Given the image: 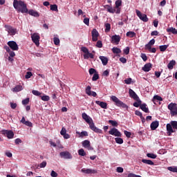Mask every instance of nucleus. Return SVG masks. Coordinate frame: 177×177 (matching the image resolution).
Wrapping results in <instances>:
<instances>
[{"label":"nucleus","instance_id":"17","mask_svg":"<svg viewBox=\"0 0 177 177\" xmlns=\"http://www.w3.org/2000/svg\"><path fill=\"white\" fill-rule=\"evenodd\" d=\"M121 37L119 35H113L111 37V42L115 43L116 45L119 44V42L120 41Z\"/></svg>","mask_w":177,"mask_h":177},{"label":"nucleus","instance_id":"11","mask_svg":"<svg viewBox=\"0 0 177 177\" xmlns=\"http://www.w3.org/2000/svg\"><path fill=\"white\" fill-rule=\"evenodd\" d=\"M109 133L110 135L114 136L115 137H121L122 134L116 128H112L109 131Z\"/></svg>","mask_w":177,"mask_h":177},{"label":"nucleus","instance_id":"18","mask_svg":"<svg viewBox=\"0 0 177 177\" xmlns=\"http://www.w3.org/2000/svg\"><path fill=\"white\" fill-rule=\"evenodd\" d=\"M158 126H159L158 121L152 122L150 124L151 130L156 131V129L158 127Z\"/></svg>","mask_w":177,"mask_h":177},{"label":"nucleus","instance_id":"21","mask_svg":"<svg viewBox=\"0 0 177 177\" xmlns=\"http://www.w3.org/2000/svg\"><path fill=\"white\" fill-rule=\"evenodd\" d=\"M95 104L99 105L102 109H107V103L100 101H95Z\"/></svg>","mask_w":177,"mask_h":177},{"label":"nucleus","instance_id":"35","mask_svg":"<svg viewBox=\"0 0 177 177\" xmlns=\"http://www.w3.org/2000/svg\"><path fill=\"white\" fill-rule=\"evenodd\" d=\"M112 52L113 53L119 54V53H122V50H120V48H119L118 47H113V48H112Z\"/></svg>","mask_w":177,"mask_h":177},{"label":"nucleus","instance_id":"27","mask_svg":"<svg viewBox=\"0 0 177 177\" xmlns=\"http://www.w3.org/2000/svg\"><path fill=\"white\" fill-rule=\"evenodd\" d=\"M137 102L133 103V106L136 108H139L142 105V101L140 98L135 100Z\"/></svg>","mask_w":177,"mask_h":177},{"label":"nucleus","instance_id":"29","mask_svg":"<svg viewBox=\"0 0 177 177\" xmlns=\"http://www.w3.org/2000/svg\"><path fill=\"white\" fill-rule=\"evenodd\" d=\"M176 65V61L171 60L170 62L168 64L167 67L169 70H172Z\"/></svg>","mask_w":177,"mask_h":177},{"label":"nucleus","instance_id":"10","mask_svg":"<svg viewBox=\"0 0 177 177\" xmlns=\"http://www.w3.org/2000/svg\"><path fill=\"white\" fill-rule=\"evenodd\" d=\"M59 156H61V158L66 159V160H71L73 158V156L69 151H62L59 153Z\"/></svg>","mask_w":177,"mask_h":177},{"label":"nucleus","instance_id":"20","mask_svg":"<svg viewBox=\"0 0 177 177\" xmlns=\"http://www.w3.org/2000/svg\"><path fill=\"white\" fill-rule=\"evenodd\" d=\"M166 130L169 133V136H170L171 133L176 132V131L174 130L172 125L170 124H166Z\"/></svg>","mask_w":177,"mask_h":177},{"label":"nucleus","instance_id":"33","mask_svg":"<svg viewBox=\"0 0 177 177\" xmlns=\"http://www.w3.org/2000/svg\"><path fill=\"white\" fill-rule=\"evenodd\" d=\"M158 100V101H162L163 99L161 96H159L158 95H155L153 97V102L155 103V102Z\"/></svg>","mask_w":177,"mask_h":177},{"label":"nucleus","instance_id":"51","mask_svg":"<svg viewBox=\"0 0 177 177\" xmlns=\"http://www.w3.org/2000/svg\"><path fill=\"white\" fill-rule=\"evenodd\" d=\"M91 86H88L86 87V93L88 95V96H91V93H92V91H91Z\"/></svg>","mask_w":177,"mask_h":177},{"label":"nucleus","instance_id":"63","mask_svg":"<svg viewBox=\"0 0 177 177\" xmlns=\"http://www.w3.org/2000/svg\"><path fill=\"white\" fill-rule=\"evenodd\" d=\"M83 23H84L86 26L89 25V18L86 17L83 19Z\"/></svg>","mask_w":177,"mask_h":177},{"label":"nucleus","instance_id":"34","mask_svg":"<svg viewBox=\"0 0 177 177\" xmlns=\"http://www.w3.org/2000/svg\"><path fill=\"white\" fill-rule=\"evenodd\" d=\"M105 7H108V8H106V10L110 12V13H114L115 12V9L113 8L111 6H110L109 5H106Z\"/></svg>","mask_w":177,"mask_h":177},{"label":"nucleus","instance_id":"58","mask_svg":"<svg viewBox=\"0 0 177 177\" xmlns=\"http://www.w3.org/2000/svg\"><path fill=\"white\" fill-rule=\"evenodd\" d=\"M124 135L126 136V137H127V138H130L131 136V133L129 132V131H124Z\"/></svg>","mask_w":177,"mask_h":177},{"label":"nucleus","instance_id":"12","mask_svg":"<svg viewBox=\"0 0 177 177\" xmlns=\"http://www.w3.org/2000/svg\"><path fill=\"white\" fill-rule=\"evenodd\" d=\"M88 125H89L91 130L93 131L95 133H102V130L98 129L97 127H95V125L93 122V120H91V123H90Z\"/></svg>","mask_w":177,"mask_h":177},{"label":"nucleus","instance_id":"28","mask_svg":"<svg viewBox=\"0 0 177 177\" xmlns=\"http://www.w3.org/2000/svg\"><path fill=\"white\" fill-rule=\"evenodd\" d=\"M168 32H171L172 34L177 35V29L174 27L169 28L166 29Z\"/></svg>","mask_w":177,"mask_h":177},{"label":"nucleus","instance_id":"48","mask_svg":"<svg viewBox=\"0 0 177 177\" xmlns=\"http://www.w3.org/2000/svg\"><path fill=\"white\" fill-rule=\"evenodd\" d=\"M53 41H54V44H55L56 46L59 45V44H60V40H59V39L58 37H56L53 38Z\"/></svg>","mask_w":177,"mask_h":177},{"label":"nucleus","instance_id":"19","mask_svg":"<svg viewBox=\"0 0 177 177\" xmlns=\"http://www.w3.org/2000/svg\"><path fill=\"white\" fill-rule=\"evenodd\" d=\"M152 68V64L151 63L146 64L144 67H142V71L145 72H149Z\"/></svg>","mask_w":177,"mask_h":177},{"label":"nucleus","instance_id":"64","mask_svg":"<svg viewBox=\"0 0 177 177\" xmlns=\"http://www.w3.org/2000/svg\"><path fill=\"white\" fill-rule=\"evenodd\" d=\"M127 177H142V176H139V175H136V174H133V173H129V174H128V176Z\"/></svg>","mask_w":177,"mask_h":177},{"label":"nucleus","instance_id":"60","mask_svg":"<svg viewBox=\"0 0 177 177\" xmlns=\"http://www.w3.org/2000/svg\"><path fill=\"white\" fill-rule=\"evenodd\" d=\"M32 76V73L30 71L27 72L26 75H25V78L29 79L30 77Z\"/></svg>","mask_w":177,"mask_h":177},{"label":"nucleus","instance_id":"57","mask_svg":"<svg viewBox=\"0 0 177 177\" xmlns=\"http://www.w3.org/2000/svg\"><path fill=\"white\" fill-rule=\"evenodd\" d=\"M123 53L126 55H129L130 53V48L129 47H126L124 50H123Z\"/></svg>","mask_w":177,"mask_h":177},{"label":"nucleus","instance_id":"25","mask_svg":"<svg viewBox=\"0 0 177 177\" xmlns=\"http://www.w3.org/2000/svg\"><path fill=\"white\" fill-rule=\"evenodd\" d=\"M28 13H29L30 15H31L34 17H39V14L34 10H30Z\"/></svg>","mask_w":177,"mask_h":177},{"label":"nucleus","instance_id":"16","mask_svg":"<svg viewBox=\"0 0 177 177\" xmlns=\"http://www.w3.org/2000/svg\"><path fill=\"white\" fill-rule=\"evenodd\" d=\"M82 118L83 120H85L88 124L92 123L93 119L91 118V117H89L86 113H82Z\"/></svg>","mask_w":177,"mask_h":177},{"label":"nucleus","instance_id":"52","mask_svg":"<svg viewBox=\"0 0 177 177\" xmlns=\"http://www.w3.org/2000/svg\"><path fill=\"white\" fill-rule=\"evenodd\" d=\"M77 134H80V137L88 136V133L86 131H82L81 133L77 132Z\"/></svg>","mask_w":177,"mask_h":177},{"label":"nucleus","instance_id":"37","mask_svg":"<svg viewBox=\"0 0 177 177\" xmlns=\"http://www.w3.org/2000/svg\"><path fill=\"white\" fill-rule=\"evenodd\" d=\"M122 0H116L115 3V8H118L122 6Z\"/></svg>","mask_w":177,"mask_h":177},{"label":"nucleus","instance_id":"31","mask_svg":"<svg viewBox=\"0 0 177 177\" xmlns=\"http://www.w3.org/2000/svg\"><path fill=\"white\" fill-rule=\"evenodd\" d=\"M141 161L144 164H147L149 165H154V162L151 160L142 159Z\"/></svg>","mask_w":177,"mask_h":177},{"label":"nucleus","instance_id":"44","mask_svg":"<svg viewBox=\"0 0 177 177\" xmlns=\"http://www.w3.org/2000/svg\"><path fill=\"white\" fill-rule=\"evenodd\" d=\"M145 50H148L150 53H156V48L155 47H150V48H145Z\"/></svg>","mask_w":177,"mask_h":177},{"label":"nucleus","instance_id":"47","mask_svg":"<svg viewBox=\"0 0 177 177\" xmlns=\"http://www.w3.org/2000/svg\"><path fill=\"white\" fill-rule=\"evenodd\" d=\"M173 129L175 130H177V122L176 121H171L170 124Z\"/></svg>","mask_w":177,"mask_h":177},{"label":"nucleus","instance_id":"1","mask_svg":"<svg viewBox=\"0 0 177 177\" xmlns=\"http://www.w3.org/2000/svg\"><path fill=\"white\" fill-rule=\"evenodd\" d=\"M13 8L14 9H16L18 12L21 13H28V10L27 8V4L24 3L23 1H17L14 0L13 1Z\"/></svg>","mask_w":177,"mask_h":177},{"label":"nucleus","instance_id":"15","mask_svg":"<svg viewBox=\"0 0 177 177\" xmlns=\"http://www.w3.org/2000/svg\"><path fill=\"white\" fill-rule=\"evenodd\" d=\"M129 97L133 98L134 100H138L140 99L139 96L138 95V94H136L135 93V91H133L131 88L129 89Z\"/></svg>","mask_w":177,"mask_h":177},{"label":"nucleus","instance_id":"61","mask_svg":"<svg viewBox=\"0 0 177 177\" xmlns=\"http://www.w3.org/2000/svg\"><path fill=\"white\" fill-rule=\"evenodd\" d=\"M135 114H136L137 116H139L140 119H142V118H143L142 113L140 111H136L135 112Z\"/></svg>","mask_w":177,"mask_h":177},{"label":"nucleus","instance_id":"59","mask_svg":"<svg viewBox=\"0 0 177 177\" xmlns=\"http://www.w3.org/2000/svg\"><path fill=\"white\" fill-rule=\"evenodd\" d=\"M24 125L28 127H33V124L32 123H31L29 121H26L24 123Z\"/></svg>","mask_w":177,"mask_h":177},{"label":"nucleus","instance_id":"30","mask_svg":"<svg viewBox=\"0 0 177 177\" xmlns=\"http://www.w3.org/2000/svg\"><path fill=\"white\" fill-rule=\"evenodd\" d=\"M82 147L85 148L91 147V142H89L88 140H86L82 142Z\"/></svg>","mask_w":177,"mask_h":177},{"label":"nucleus","instance_id":"36","mask_svg":"<svg viewBox=\"0 0 177 177\" xmlns=\"http://www.w3.org/2000/svg\"><path fill=\"white\" fill-rule=\"evenodd\" d=\"M167 169L172 173L177 174V167H169Z\"/></svg>","mask_w":177,"mask_h":177},{"label":"nucleus","instance_id":"32","mask_svg":"<svg viewBox=\"0 0 177 177\" xmlns=\"http://www.w3.org/2000/svg\"><path fill=\"white\" fill-rule=\"evenodd\" d=\"M126 36L129 38H133L136 36V34L133 31H129L127 32Z\"/></svg>","mask_w":177,"mask_h":177},{"label":"nucleus","instance_id":"4","mask_svg":"<svg viewBox=\"0 0 177 177\" xmlns=\"http://www.w3.org/2000/svg\"><path fill=\"white\" fill-rule=\"evenodd\" d=\"M168 109L170 110V114L171 117L177 115V104L176 103H170L168 105Z\"/></svg>","mask_w":177,"mask_h":177},{"label":"nucleus","instance_id":"56","mask_svg":"<svg viewBox=\"0 0 177 177\" xmlns=\"http://www.w3.org/2000/svg\"><path fill=\"white\" fill-rule=\"evenodd\" d=\"M88 72H89L90 75L97 73V71L94 68H90Z\"/></svg>","mask_w":177,"mask_h":177},{"label":"nucleus","instance_id":"42","mask_svg":"<svg viewBox=\"0 0 177 177\" xmlns=\"http://www.w3.org/2000/svg\"><path fill=\"white\" fill-rule=\"evenodd\" d=\"M115 141L116 143L119 145H122L123 143V139L122 138H115Z\"/></svg>","mask_w":177,"mask_h":177},{"label":"nucleus","instance_id":"43","mask_svg":"<svg viewBox=\"0 0 177 177\" xmlns=\"http://www.w3.org/2000/svg\"><path fill=\"white\" fill-rule=\"evenodd\" d=\"M32 93L35 95V96H37V97H41V93L38 91H35L33 90L32 91Z\"/></svg>","mask_w":177,"mask_h":177},{"label":"nucleus","instance_id":"38","mask_svg":"<svg viewBox=\"0 0 177 177\" xmlns=\"http://www.w3.org/2000/svg\"><path fill=\"white\" fill-rule=\"evenodd\" d=\"M104 26H105V30H104L105 32H109L111 30L110 24L106 23V24H104Z\"/></svg>","mask_w":177,"mask_h":177},{"label":"nucleus","instance_id":"45","mask_svg":"<svg viewBox=\"0 0 177 177\" xmlns=\"http://www.w3.org/2000/svg\"><path fill=\"white\" fill-rule=\"evenodd\" d=\"M40 97L44 102H47L50 100V97L48 95H43V96H40Z\"/></svg>","mask_w":177,"mask_h":177},{"label":"nucleus","instance_id":"24","mask_svg":"<svg viewBox=\"0 0 177 177\" xmlns=\"http://www.w3.org/2000/svg\"><path fill=\"white\" fill-rule=\"evenodd\" d=\"M23 90V86L21 85H17L12 88V91L14 93L19 92Z\"/></svg>","mask_w":177,"mask_h":177},{"label":"nucleus","instance_id":"49","mask_svg":"<svg viewBox=\"0 0 177 177\" xmlns=\"http://www.w3.org/2000/svg\"><path fill=\"white\" fill-rule=\"evenodd\" d=\"M147 156L149 158H151V159H156L157 158V156L156 154H153V153H147Z\"/></svg>","mask_w":177,"mask_h":177},{"label":"nucleus","instance_id":"22","mask_svg":"<svg viewBox=\"0 0 177 177\" xmlns=\"http://www.w3.org/2000/svg\"><path fill=\"white\" fill-rule=\"evenodd\" d=\"M156 40L154 39H151L147 44L145 45V49H151V47L155 44Z\"/></svg>","mask_w":177,"mask_h":177},{"label":"nucleus","instance_id":"46","mask_svg":"<svg viewBox=\"0 0 177 177\" xmlns=\"http://www.w3.org/2000/svg\"><path fill=\"white\" fill-rule=\"evenodd\" d=\"M99 79V75L97 73H94L93 77H92V81L95 82Z\"/></svg>","mask_w":177,"mask_h":177},{"label":"nucleus","instance_id":"53","mask_svg":"<svg viewBox=\"0 0 177 177\" xmlns=\"http://www.w3.org/2000/svg\"><path fill=\"white\" fill-rule=\"evenodd\" d=\"M109 123L111 124L113 127H118V124L116 121L109 120Z\"/></svg>","mask_w":177,"mask_h":177},{"label":"nucleus","instance_id":"41","mask_svg":"<svg viewBox=\"0 0 177 177\" xmlns=\"http://www.w3.org/2000/svg\"><path fill=\"white\" fill-rule=\"evenodd\" d=\"M78 154L81 156H85L86 155V152L84 151V149H80L78 150Z\"/></svg>","mask_w":177,"mask_h":177},{"label":"nucleus","instance_id":"39","mask_svg":"<svg viewBox=\"0 0 177 177\" xmlns=\"http://www.w3.org/2000/svg\"><path fill=\"white\" fill-rule=\"evenodd\" d=\"M168 46H169L168 45L160 46L159 47V49H160V52H165L166 50L167 49Z\"/></svg>","mask_w":177,"mask_h":177},{"label":"nucleus","instance_id":"13","mask_svg":"<svg viewBox=\"0 0 177 177\" xmlns=\"http://www.w3.org/2000/svg\"><path fill=\"white\" fill-rule=\"evenodd\" d=\"M91 35H92V41L93 42L97 41L99 33H98V31L95 28L93 29V30L91 32Z\"/></svg>","mask_w":177,"mask_h":177},{"label":"nucleus","instance_id":"8","mask_svg":"<svg viewBox=\"0 0 177 177\" xmlns=\"http://www.w3.org/2000/svg\"><path fill=\"white\" fill-rule=\"evenodd\" d=\"M136 12L138 17L140 19L142 20V21L147 22L149 21V19L147 18V16L146 15V14H142V12L138 10H136Z\"/></svg>","mask_w":177,"mask_h":177},{"label":"nucleus","instance_id":"3","mask_svg":"<svg viewBox=\"0 0 177 177\" xmlns=\"http://www.w3.org/2000/svg\"><path fill=\"white\" fill-rule=\"evenodd\" d=\"M81 51L84 53V55H83V58H84V59H88V58L94 59V55L89 53L87 47H81Z\"/></svg>","mask_w":177,"mask_h":177},{"label":"nucleus","instance_id":"9","mask_svg":"<svg viewBox=\"0 0 177 177\" xmlns=\"http://www.w3.org/2000/svg\"><path fill=\"white\" fill-rule=\"evenodd\" d=\"M7 44L12 51H18L19 47L16 41H10L7 43Z\"/></svg>","mask_w":177,"mask_h":177},{"label":"nucleus","instance_id":"54","mask_svg":"<svg viewBox=\"0 0 177 177\" xmlns=\"http://www.w3.org/2000/svg\"><path fill=\"white\" fill-rule=\"evenodd\" d=\"M140 57H141V59H142V61H144L145 62H147V57L146 54H145V53H141Z\"/></svg>","mask_w":177,"mask_h":177},{"label":"nucleus","instance_id":"2","mask_svg":"<svg viewBox=\"0 0 177 177\" xmlns=\"http://www.w3.org/2000/svg\"><path fill=\"white\" fill-rule=\"evenodd\" d=\"M111 100L115 102V106L118 107H122V109H128L127 104L120 101L115 95H112Z\"/></svg>","mask_w":177,"mask_h":177},{"label":"nucleus","instance_id":"62","mask_svg":"<svg viewBox=\"0 0 177 177\" xmlns=\"http://www.w3.org/2000/svg\"><path fill=\"white\" fill-rule=\"evenodd\" d=\"M132 79L131 78H127V80H124V83L127 85H129L131 84Z\"/></svg>","mask_w":177,"mask_h":177},{"label":"nucleus","instance_id":"7","mask_svg":"<svg viewBox=\"0 0 177 177\" xmlns=\"http://www.w3.org/2000/svg\"><path fill=\"white\" fill-rule=\"evenodd\" d=\"M1 133L4 135L8 139H13L14 138V132L12 131L9 130H1Z\"/></svg>","mask_w":177,"mask_h":177},{"label":"nucleus","instance_id":"40","mask_svg":"<svg viewBox=\"0 0 177 177\" xmlns=\"http://www.w3.org/2000/svg\"><path fill=\"white\" fill-rule=\"evenodd\" d=\"M50 10L53 11H58V6L57 4H51Z\"/></svg>","mask_w":177,"mask_h":177},{"label":"nucleus","instance_id":"6","mask_svg":"<svg viewBox=\"0 0 177 177\" xmlns=\"http://www.w3.org/2000/svg\"><path fill=\"white\" fill-rule=\"evenodd\" d=\"M31 39L32 42L35 44L36 46H39V39H40V36L38 33H34L31 35Z\"/></svg>","mask_w":177,"mask_h":177},{"label":"nucleus","instance_id":"50","mask_svg":"<svg viewBox=\"0 0 177 177\" xmlns=\"http://www.w3.org/2000/svg\"><path fill=\"white\" fill-rule=\"evenodd\" d=\"M30 99L28 97L22 100L21 103L23 105H28L29 104Z\"/></svg>","mask_w":177,"mask_h":177},{"label":"nucleus","instance_id":"26","mask_svg":"<svg viewBox=\"0 0 177 177\" xmlns=\"http://www.w3.org/2000/svg\"><path fill=\"white\" fill-rule=\"evenodd\" d=\"M140 109L146 113H149V109L147 107V104L145 103L140 104Z\"/></svg>","mask_w":177,"mask_h":177},{"label":"nucleus","instance_id":"55","mask_svg":"<svg viewBox=\"0 0 177 177\" xmlns=\"http://www.w3.org/2000/svg\"><path fill=\"white\" fill-rule=\"evenodd\" d=\"M95 46H97L99 48H101L103 47V44L102 43V41L99 40L97 42V44H95Z\"/></svg>","mask_w":177,"mask_h":177},{"label":"nucleus","instance_id":"23","mask_svg":"<svg viewBox=\"0 0 177 177\" xmlns=\"http://www.w3.org/2000/svg\"><path fill=\"white\" fill-rule=\"evenodd\" d=\"M100 59L102 61V63L104 66H106L108 64L109 59L104 56H100Z\"/></svg>","mask_w":177,"mask_h":177},{"label":"nucleus","instance_id":"14","mask_svg":"<svg viewBox=\"0 0 177 177\" xmlns=\"http://www.w3.org/2000/svg\"><path fill=\"white\" fill-rule=\"evenodd\" d=\"M81 172L87 175L90 174H97V171L94 169H81Z\"/></svg>","mask_w":177,"mask_h":177},{"label":"nucleus","instance_id":"5","mask_svg":"<svg viewBox=\"0 0 177 177\" xmlns=\"http://www.w3.org/2000/svg\"><path fill=\"white\" fill-rule=\"evenodd\" d=\"M4 28L10 35H15L17 33V28H14L11 25H5Z\"/></svg>","mask_w":177,"mask_h":177}]
</instances>
